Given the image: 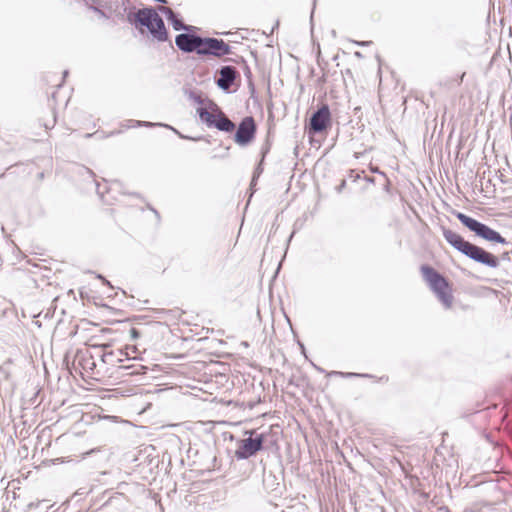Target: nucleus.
I'll return each mask as SVG.
<instances>
[{
	"instance_id": "nucleus-4",
	"label": "nucleus",
	"mask_w": 512,
	"mask_h": 512,
	"mask_svg": "<svg viewBox=\"0 0 512 512\" xmlns=\"http://www.w3.org/2000/svg\"><path fill=\"white\" fill-rule=\"evenodd\" d=\"M210 108L211 111H208L206 108L197 109L202 122H204L208 127H214L224 132H231L235 129V124L215 103H211Z\"/></svg>"
},
{
	"instance_id": "nucleus-12",
	"label": "nucleus",
	"mask_w": 512,
	"mask_h": 512,
	"mask_svg": "<svg viewBox=\"0 0 512 512\" xmlns=\"http://www.w3.org/2000/svg\"><path fill=\"white\" fill-rule=\"evenodd\" d=\"M158 11L161 12L162 14H164L168 21H170V23L172 24L173 28L177 31L179 30H191L193 27L192 26H188V25H185L181 19H179L177 17V15L174 13V11L169 8V7H165V6H159L158 7Z\"/></svg>"
},
{
	"instance_id": "nucleus-7",
	"label": "nucleus",
	"mask_w": 512,
	"mask_h": 512,
	"mask_svg": "<svg viewBox=\"0 0 512 512\" xmlns=\"http://www.w3.org/2000/svg\"><path fill=\"white\" fill-rule=\"evenodd\" d=\"M256 124L252 117L247 116L239 123L234 140L240 146H246L255 137Z\"/></svg>"
},
{
	"instance_id": "nucleus-5",
	"label": "nucleus",
	"mask_w": 512,
	"mask_h": 512,
	"mask_svg": "<svg viewBox=\"0 0 512 512\" xmlns=\"http://www.w3.org/2000/svg\"><path fill=\"white\" fill-rule=\"evenodd\" d=\"M456 217L464 226H466L469 230L473 231L476 235L482 237L483 239L500 244H507V241L504 237H502L497 231L493 230L484 223H481L461 212H458Z\"/></svg>"
},
{
	"instance_id": "nucleus-3",
	"label": "nucleus",
	"mask_w": 512,
	"mask_h": 512,
	"mask_svg": "<svg viewBox=\"0 0 512 512\" xmlns=\"http://www.w3.org/2000/svg\"><path fill=\"white\" fill-rule=\"evenodd\" d=\"M423 278L428 283L431 290L436 294L439 301L446 309L451 308L453 303V295L447 280L434 268L423 265L421 266Z\"/></svg>"
},
{
	"instance_id": "nucleus-11",
	"label": "nucleus",
	"mask_w": 512,
	"mask_h": 512,
	"mask_svg": "<svg viewBox=\"0 0 512 512\" xmlns=\"http://www.w3.org/2000/svg\"><path fill=\"white\" fill-rule=\"evenodd\" d=\"M237 76L236 68L233 66H223L219 70V78L216 83L223 90H228L234 83Z\"/></svg>"
},
{
	"instance_id": "nucleus-14",
	"label": "nucleus",
	"mask_w": 512,
	"mask_h": 512,
	"mask_svg": "<svg viewBox=\"0 0 512 512\" xmlns=\"http://www.w3.org/2000/svg\"><path fill=\"white\" fill-rule=\"evenodd\" d=\"M130 336H131V339L135 340L140 336V332L136 328H131Z\"/></svg>"
},
{
	"instance_id": "nucleus-6",
	"label": "nucleus",
	"mask_w": 512,
	"mask_h": 512,
	"mask_svg": "<svg viewBox=\"0 0 512 512\" xmlns=\"http://www.w3.org/2000/svg\"><path fill=\"white\" fill-rule=\"evenodd\" d=\"M198 55H212L222 57L231 53V47L222 39L202 37Z\"/></svg>"
},
{
	"instance_id": "nucleus-18",
	"label": "nucleus",
	"mask_w": 512,
	"mask_h": 512,
	"mask_svg": "<svg viewBox=\"0 0 512 512\" xmlns=\"http://www.w3.org/2000/svg\"><path fill=\"white\" fill-rule=\"evenodd\" d=\"M98 278H100V279L103 281V283H104V284H106V285H108V286L112 287V286H111V284H110V282H109L108 280H106L103 276L98 275Z\"/></svg>"
},
{
	"instance_id": "nucleus-19",
	"label": "nucleus",
	"mask_w": 512,
	"mask_h": 512,
	"mask_svg": "<svg viewBox=\"0 0 512 512\" xmlns=\"http://www.w3.org/2000/svg\"><path fill=\"white\" fill-rule=\"evenodd\" d=\"M38 505H39V502H37V503L31 502V503L28 504V507L29 508H34V507H38Z\"/></svg>"
},
{
	"instance_id": "nucleus-17",
	"label": "nucleus",
	"mask_w": 512,
	"mask_h": 512,
	"mask_svg": "<svg viewBox=\"0 0 512 512\" xmlns=\"http://www.w3.org/2000/svg\"><path fill=\"white\" fill-rule=\"evenodd\" d=\"M354 43L358 46H368L371 42L370 41H354Z\"/></svg>"
},
{
	"instance_id": "nucleus-2",
	"label": "nucleus",
	"mask_w": 512,
	"mask_h": 512,
	"mask_svg": "<svg viewBox=\"0 0 512 512\" xmlns=\"http://www.w3.org/2000/svg\"><path fill=\"white\" fill-rule=\"evenodd\" d=\"M128 20L131 23L146 27L152 36L158 41L164 42L168 35L163 19L152 7L139 9L136 13H129Z\"/></svg>"
},
{
	"instance_id": "nucleus-1",
	"label": "nucleus",
	"mask_w": 512,
	"mask_h": 512,
	"mask_svg": "<svg viewBox=\"0 0 512 512\" xmlns=\"http://www.w3.org/2000/svg\"><path fill=\"white\" fill-rule=\"evenodd\" d=\"M443 237L445 240L456 250L467 256L468 258L483 264L490 268H497L499 266L498 258L483 248L465 241L462 236L456 232L443 228Z\"/></svg>"
},
{
	"instance_id": "nucleus-16",
	"label": "nucleus",
	"mask_w": 512,
	"mask_h": 512,
	"mask_svg": "<svg viewBox=\"0 0 512 512\" xmlns=\"http://www.w3.org/2000/svg\"><path fill=\"white\" fill-rule=\"evenodd\" d=\"M262 172V169L260 167V165L256 168V171L254 173V176H253V179H252V183L251 184H254V182L256 181V178L259 176V174Z\"/></svg>"
},
{
	"instance_id": "nucleus-22",
	"label": "nucleus",
	"mask_w": 512,
	"mask_h": 512,
	"mask_svg": "<svg viewBox=\"0 0 512 512\" xmlns=\"http://www.w3.org/2000/svg\"><path fill=\"white\" fill-rule=\"evenodd\" d=\"M5 370V367H0V371H4Z\"/></svg>"
},
{
	"instance_id": "nucleus-9",
	"label": "nucleus",
	"mask_w": 512,
	"mask_h": 512,
	"mask_svg": "<svg viewBox=\"0 0 512 512\" xmlns=\"http://www.w3.org/2000/svg\"><path fill=\"white\" fill-rule=\"evenodd\" d=\"M331 114L329 107L323 105L310 118L309 131L311 133H320L324 131L330 123Z\"/></svg>"
},
{
	"instance_id": "nucleus-8",
	"label": "nucleus",
	"mask_w": 512,
	"mask_h": 512,
	"mask_svg": "<svg viewBox=\"0 0 512 512\" xmlns=\"http://www.w3.org/2000/svg\"><path fill=\"white\" fill-rule=\"evenodd\" d=\"M264 435L259 434L255 438L249 437L241 440L239 448L235 451L237 459H247L255 455L263 447Z\"/></svg>"
},
{
	"instance_id": "nucleus-20",
	"label": "nucleus",
	"mask_w": 512,
	"mask_h": 512,
	"mask_svg": "<svg viewBox=\"0 0 512 512\" xmlns=\"http://www.w3.org/2000/svg\"><path fill=\"white\" fill-rule=\"evenodd\" d=\"M354 55H355L357 58H362V53H361V52H359V51H356V52L354 53Z\"/></svg>"
},
{
	"instance_id": "nucleus-10",
	"label": "nucleus",
	"mask_w": 512,
	"mask_h": 512,
	"mask_svg": "<svg viewBox=\"0 0 512 512\" xmlns=\"http://www.w3.org/2000/svg\"><path fill=\"white\" fill-rule=\"evenodd\" d=\"M201 41L202 37L191 33H181L175 38L176 46L185 53L196 52L198 54Z\"/></svg>"
},
{
	"instance_id": "nucleus-13",
	"label": "nucleus",
	"mask_w": 512,
	"mask_h": 512,
	"mask_svg": "<svg viewBox=\"0 0 512 512\" xmlns=\"http://www.w3.org/2000/svg\"><path fill=\"white\" fill-rule=\"evenodd\" d=\"M134 123V126H146V127H151V126H154L155 124L152 123V122H146V121H132Z\"/></svg>"
},
{
	"instance_id": "nucleus-15",
	"label": "nucleus",
	"mask_w": 512,
	"mask_h": 512,
	"mask_svg": "<svg viewBox=\"0 0 512 512\" xmlns=\"http://www.w3.org/2000/svg\"><path fill=\"white\" fill-rule=\"evenodd\" d=\"M333 374H337L343 377H353V376H363L362 374L357 373H343V372H333Z\"/></svg>"
},
{
	"instance_id": "nucleus-21",
	"label": "nucleus",
	"mask_w": 512,
	"mask_h": 512,
	"mask_svg": "<svg viewBox=\"0 0 512 512\" xmlns=\"http://www.w3.org/2000/svg\"><path fill=\"white\" fill-rule=\"evenodd\" d=\"M131 374H139L138 371H132Z\"/></svg>"
}]
</instances>
